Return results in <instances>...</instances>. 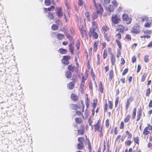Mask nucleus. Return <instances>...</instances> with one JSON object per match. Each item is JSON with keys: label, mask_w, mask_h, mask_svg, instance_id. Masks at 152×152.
<instances>
[{"label": "nucleus", "mask_w": 152, "mask_h": 152, "mask_svg": "<svg viewBox=\"0 0 152 152\" xmlns=\"http://www.w3.org/2000/svg\"><path fill=\"white\" fill-rule=\"evenodd\" d=\"M96 12H94L92 14V17L93 20L97 19L98 16L100 17L102 16L103 9V8H98L97 7L96 9Z\"/></svg>", "instance_id": "obj_1"}, {"label": "nucleus", "mask_w": 152, "mask_h": 152, "mask_svg": "<svg viewBox=\"0 0 152 152\" xmlns=\"http://www.w3.org/2000/svg\"><path fill=\"white\" fill-rule=\"evenodd\" d=\"M96 29L95 28H90L89 32V36L90 37H91L92 36L95 39H97L98 38V36L97 33L96 32Z\"/></svg>", "instance_id": "obj_2"}, {"label": "nucleus", "mask_w": 152, "mask_h": 152, "mask_svg": "<svg viewBox=\"0 0 152 152\" xmlns=\"http://www.w3.org/2000/svg\"><path fill=\"white\" fill-rule=\"evenodd\" d=\"M122 19L127 24H128L131 23V19L126 14H124L122 15Z\"/></svg>", "instance_id": "obj_3"}, {"label": "nucleus", "mask_w": 152, "mask_h": 152, "mask_svg": "<svg viewBox=\"0 0 152 152\" xmlns=\"http://www.w3.org/2000/svg\"><path fill=\"white\" fill-rule=\"evenodd\" d=\"M140 26L137 25L134 26L132 28L131 32L132 33L138 34L140 33Z\"/></svg>", "instance_id": "obj_4"}, {"label": "nucleus", "mask_w": 152, "mask_h": 152, "mask_svg": "<svg viewBox=\"0 0 152 152\" xmlns=\"http://www.w3.org/2000/svg\"><path fill=\"white\" fill-rule=\"evenodd\" d=\"M111 18L112 22L115 24H118L120 20V18L116 15H113Z\"/></svg>", "instance_id": "obj_5"}, {"label": "nucleus", "mask_w": 152, "mask_h": 152, "mask_svg": "<svg viewBox=\"0 0 152 152\" xmlns=\"http://www.w3.org/2000/svg\"><path fill=\"white\" fill-rule=\"evenodd\" d=\"M56 15L59 18H60L63 16L62 9L61 8H59L58 9V11L56 12Z\"/></svg>", "instance_id": "obj_6"}, {"label": "nucleus", "mask_w": 152, "mask_h": 152, "mask_svg": "<svg viewBox=\"0 0 152 152\" xmlns=\"http://www.w3.org/2000/svg\"><path fill=\"white\" fill-rule=\"evenodd\" d=\"M109 28L106 26H103L102 28V32L103 33L105 37H106L107 34H106V32L109 30Z\"/></svg>", "instance_id": "obj_7"}, {"label": "nucleus", "mask_w": 152, "mask_h": 152, "mask_svg": "<svg viewBox=\"0 0 152 152\" xmlns=\"http://www.w3.org/2000/svg\"><path fill=\"white\" fill-rule=\"evenodd\" d=\"M152 24V19H149L147 22L145 23L144 26L146 28H149Z\"/></svg>", "instance_id": "obj_8"}, {"label": "nucleus", "mask_w": 152, "mask_h": 152, "mask_svg": "<svg viewBox=\"0 0 152 152\" xmlns=\"http://www.w3.org/2000/svg\"><path fill=\"white\" fill-rule=\"evenodd\" d=\"M117 29L118 31L121 32H123L124 29V27L121 25H118Z\"/></svg>", "instance_id": "obj_9"}, {"label": "nucleus", "mask_w": 152, "mask_h": 152, "mask_svg": "<svg viewBox=\"0 0 152 152\" xmlns=\"http://www.w3.org/2000/svg\"><path fill=\"white\" fill-rule=\"evenodd\" d=\"M69 47L71 53L73 54H74L73 51L74 50L73 43L72 42L70 43L69 45Z\"/></svg>", "instance_id": "obj_10"}, {"label": "nucleus", "mask_w": 152, "mask_h": 152, "mask_svg": "<svg viewBox=\"0 0 152 152\" xmlns=\"http://www.w3.org/2000/svg\"><path fill=\"white\" fill-rule=\"evenodd\" d=\"M100 121L99 120L97 123L95 125V129L96 131H99L100 127Z\"/></svg>", "instance_id": "obj_11"}, {"label": "nucleus", "mask_w": 152, "mask_h": 152, "mask_svg": "<svg viewBox=\"0 0 152 152\" xmlns=\"http://www.w3.org/2000/svg\"><path fill=\"white\" fill-rule=\"evenodd\" d=\"M67 87L69 90L73 89L74 87V84L73 82H71L67 85Z\"/></svg>", "instance_id": "obj_12"}, {"label": "nucleus", "mask_w": 152, "mask_h": 152, "mask_svg": "<svg viewBox=\"0 0 152 152\" xmlns=\"http://www.w3.org/2000/svg\"><path fill=\"white\" fill-rule=\"evenodd\" d=\"M115 8L113 5H110L108 6L107 10L110 12H113Z\"/></svg>", "instance_id": "obj_13"}, {"label": "nucleus", "mask_w": 152, "mask_h": 152, "mask_svg": "<svg viewBox=\"0 0 152 152\" xmlns=\"http://www.w3.org/2000/svg\"><path fill=\"white\" fill-rule=\"evenodd\" d=\"M92 1L93 2L94 4V6L96 7V8H103L102 7V6L100 4H96V3L95 2V0H92Z\"/></svg>", "instance_id": "obj_14"}, {"label": "nucleus", "mask_w": 152, "mask_h": 152, "mask_svg": "<svg viewBox=\"0 0 152 152\" xmlns=\"http://www.w3.org/2000/svg\"><path fill=\"white\" fill-rule=\"evenodd\" d=\"M84 147L83 143H79L77 144V148L79 150H82Z\"/></svg>", "instance_id": "obj_15"}, {"label": "nucleus", "mask_w": 152, "mask_h": 152, "mask_svg": "<svg viewBox=\"0 0 152 152\" xmlns=\"http://www.w3.org/2000/svg\"><path fill=\"white\" fill-rule=\"evenodd\" d=\"M65 75L67 78L69 79L71 78L72 76V73L70 71H66Z\"/></svg>", "instance_id": "obj_16"}, {"label": "nucleus", "mask_w": 152, "mask_h": 152, "mask_svg": "<svg viewBox=\"0 0 152 152\" xmlns=\"http://www.w3.org/2000/svg\"><path fill=\"white\" fill-rule=\"evenodd\" d=\"M60 53L62 54H66L67 53V50L66 49L60 48L59 49Z\"/></svg>", "instance_id": "obj_17"}, {"label": "nucleus", "mask_w": 152, "mask_h": 152, "mask_svg": "<svg viewBox=\"0 0 152 152\" xmlns=\"http://www.w3.org/2000/svg\"><path fill=\"white\" fill-rule=\"evenodd\" d=\"M71 99L73 100L76 101L78 99L77 96L74 94H72L71 96Z\"/></svg>", "instance_id": "obj_18"}, {"label": "nucleus", "mask_w": 152, "mask_h": 152, "mask_svg": "<svg viewBox=\"0 0 152 152\" xmlns=\"http://www.w3.org/2000/svg\"><path fill=\"white\" fill-rule=\"evenodd\" d=\"M150 133V132L148 130V127H145L144 129L143 134L145 135H146Z\"/></svg>", "instance_id": "obj_19"}, {"label": "nucleus", "mask_w": 152, "mask_h": 152, "mask_svg": "<svg viewBox=\"0 0 152 152\" xmlns=\"http://www.w3.org/2000/svg\"><path fill=\"white\" fill-rule=\"evenodd\" d=\"M111 63L112 65H114L115 62V59L113 55L111 53Z\"/></svg>", "instance_id": "obj_20"}, {"label": "nucleus", "mask_w": 152, "mask_h": 152, "mask_svg": "<svg viewBox=\"0 0 152 152\" xmlns=\"http://www.w3.org/2000/svg\"><path fill=\"white\" fill-rule=\"evenodd\" d=\"M64 37V34L60 33L58 34L57 35L58 38L60 40L62 39Z\"/></svg>", "instance_id": "obj_21"}, {"label": "nucleus", "mask_w": 152, "mask_h": 152, "mask_svg": "<svg viewBox=\"0 0 152 152\" xmlns=\"http://www.w3.org/2000/svg\"><path fill=\"white\" fill-rule=\"evenodd\" d=\"M113 70H111L110 71L109 75V79L110 80H111L112 78L113 77Z\"/></svg>", "instance_id": "obj_22"}, {"label": "nucleus", "mask_w": 152, "mask_h": 152, "mask_svg": "<svg viewBox=\"0 0 152 152\" xmlns=\"http://www.w3.org/2000/svg\"><path fill=\"white\" fill-rule=\"evenodd\" d=\"M81 35L83 37H84V36L86 35V30H83L82 29L80 30Z\"/></svg>", "instance_id": "obj_23"}, {"label": "nucleus", "mask_w": 152, "mask_h": 152, "mask_svg": "<svg viewBox=\"0 0 152 152\" xmlns=\"http://www.w3.org/2000/svg\"><path fill=\"white\" fill-rule=\"evenodd\" d=\"M66 37L69 40L72 42H73L72 39V37L69 34H66Z\"/></svg>", "instance_id": "obj_24"}, {"label": "nucleus", "mask_w": 152, "mask_h": 152, "mask_svg": "<svg viewBox=\"0 0 152 152\" xmlns=\"http://www.w3.org/2000/svg\"><path fill=\"white\" fill-rule=\"evenodd\" d=\"M62 63L65 65H68L69 64V62L68 60L62 59Z\"/></svg>", "instance_id": "obj_25"}, {"label": "nucleus", "mask_w": 152, "mask_h": 152, "mask_svg": "<svg viewBox=\"0 0 152 152\" xmlns=\"http://www.w3.org/2000/svg\"><path fill=\"white\" fill-rule=\"evenodd\" d=\"M147 76V74L146 73H144L142 75V77L141 79V81L143 82H144L146 78V77Z\"/></svg>", "instance_id": "obj_26"}, {"label": "nucleus", "mask_w": 152, "mask_h": 152, "mask_svg": "<svg viewBox=\"0 0 152 152\" xmlns=\"http://www.w3.org/2000/svg\"><path fill=\"white\" fill-rule=\"evenodd\" d=\"M116 43H117V45L118 46V48L120 49H121V43L120 41H119V40H118L117 39H116Z\"/></svg>", "instance_id": "obj_27"}, {"label": "nucleus", "mask_w": 152, "mask_h": 152, "mask_svg": "<svg viewBox=\"0 0 152 152\" xmlns=\"http://www.w3.org/2000/svg\"><path fill=\"white\" fill-rule=\"evenodd\" d=\"M58 26L56 24H53L52 26V29L53 30H56L58 29Z\"/></svg>", "instance_id": "obj_28"}, {"label": "nucleus", "mask_w": 152, "mask_h": 152, "mask_svg": "<svg viewBox=\"0 0 152 152\" xmlns=\"http://www.w3.org/2000/svg\"><path fill=\"white\" fill-rule=\"evenodd\" d=\"M132 101V100L131 98L128 99L127 100L126 105L129 106L130 102Z\"/></svg>", "instance_id": "obj_29"}, {"label": "nucleus", "mask_w": 152, "mask_h": 152, "mask_svg": "<svg viewBox=\"0 0 152 152\" xmlns=\"http://www.w3.org/2000/svg\"><path fill=\"white\" fill-rule=\"evenodd\" d=\"M107 55V51L105 49L104 51L103 54V58L104 59H105Z\"/></svg>", "instance_id": "obj_30"}, {"label": "nucleus", "mask_w": 152, "mask_h": 152, "mask_svg": "<svg viewBox=\"0 0 152 152\" xmlns=\"http://www.w3.org/2000/svg\"><path fill=\"white\" fill-rule=\"evenodd\" d=\"M142 22L144 21H148V20H149L148 19V18L146 16H143L142 17Z\"/></svg>", "instance_id": "obj_31"}, {"label": "nucleus", "mask_w": 152, "mask_h": 152, "mask_svg": "<svg viewBox=\"0 0 152 152\" xmlns=\"http://www.w3.org/2000/svg\"><path fill=\"white\" fill-rule=\"evenodd\" d=\"M85 15L86 17L87 20L88 21H90V19L89 18V13L88 12H86L85 13Z\"/></svg>", "instance_id": "obj_32"}, {"label": "nucleus", "mask_w": 152, "mask_h": 152, "mask_svg": "<svg viewBox=\"0 0 152 152\" xmlns=\"http://www.w3.org/2000/svg\"><path fill=\"white\" fill-rule=\"evenodd\" d=\"M71 107L74 110H76L77 108V105L76 104H71Z\"/></svg>", "instance_id": "obj_33"}, {"label": "nucleus", "mask_w": 152, "mask_h": 152, "mask_svg": "<svg viewBox=\"0 0 152 152\" xmlns=\"http://www.w3.org/2000/svg\"><path fill=\"white\" fill-rule=\"evenodd\" d=\"M74 68V66H73L72 65H70L68 66V69L70 71L73 72Z\"/></svg>", "instance_id": "obj_34"}, {"label": "nucleus", "mask_w": 152, "mask_h": 152, "mask_svg": "<svg viewBox=\"0 0 152 152\" xmlns=\"http://www.w3.org/2000/svg\"><path fill=\"white\" fill-rule=\"evenodd\" d=\"M130 116L129 115H128L124 120V122L125 123L127 122L129 120Z\"/></svg>", "instance_id": "obj_35"}, {"label": "nucleus", "mask_w": 152, "mask_h": 152, "mask_svg": "<svg viewBox=\"0 0 152 152\" xmlns=\"http://www.w3.org/2000/svg\"><path fill=\"white\" fill-rule=\"evenodd\" d=\"M93 101H94V103H93V107H94V109L96 106V104H97V99H94Z\"/></svg>", "instance_id": "obj_36"}, {"label": "nucleus", "mask_w": 152, "mask_h": 152, "mask_svg": "<svg viewBox=\"0 0 152 152\" xmlns=\"http://www.w3.org/2000/svg\"><path fill=\"white\" fill-rule=\"evenodd\" d=\"M125 39L126 41H129L131 39V37L130 35L127 34L125 37Z\"/></svg>", "instance_id": "obj_37"}, {"label": "nucleus", "mask_w": 152, "mask_h": 152, "mask_svg": "<svg viewBox=\"0 0 152 152\" xmlns=\"http://www.w3.org/2000/svg\"><path fill=\"white\" fill-rule=\"evenodd\" d=\"M84 80H86V79H84V76H82V82H81V85L80 86L81 88L83 87L84 85V83H85V82H84Z\"/></svg>", "instance_id": "obj_38"}, {"label": "nucleus", "mask_w": 152, "mask_h": 152, "mask_svg": "<svg viewBox=\"0 0 152 152\" xmlns=\"http://www.w3.org/2000/svg\"><path fill=\"white\" fill-rule=\"evenodd\" d=\"M144 60L145 63H147L149 60L148 57L147 55L145 56L144 58Z\"/></svg>", "instance_id": "obj_39"}, {"label": "nucleus", "mask_w": 152, "mask_h": 152, "mask_svg": "<svg viewBox=\"0 0 152 152\" xmlns=\"http://www.w3.org/2000/svg\"><path fill=\"white\" fill-rule=\"evenodd\" d=\"M45 4L47 6H49L51 4L50 0H45Z\"/></svg>", "instance_id": "obj_40"}, {"label": "nucleus", "mask_w": 152, "mask_h": 152, "mask_svg": "<svg viewBox=\"0 0 152 152\" xmlns=\"http://www.w3.org/2000/svg\"><path fill=\"white\" fill-rule=\"evenodd\" d=\"M48 17L50 19H53L54 18V17L53 15L51 12L48 13Z\"/></svg>", "instance_id": "obj_41"}, {"label": "nucleus", "mask_w": 152, "mask_h": 152, "mask_svg": "<svg viewBox=\"0 0 152 152\" xmlns=\"http://www.w3.org/2000/svg\"><path fill=\"white\" fill-rule=\"evenodd\" d=\"M75 121L76 123L79 124L81 123L82 122L81 119L79 118H75Z\"/></svg>", "instance_id": "obj_42"}, {"label": "nucleus", "mask_w": 152, "mask_h": 152, "mask_svg": "<svg viewBox=\"0 0 152 152\" xmlns=\"http://www.w3.org/2000/svg\"><path fill=\"white\" fill-rule=\"evenodd\" d=\"M132 143V141L131 140H128L125 143V145L126 146H129Z\"/></svg>", "instance_id": "obj_43"}, {"label": "nucleus", "mask_w": 152, "mask_h": 152, "mask_svg": "<svg viewBox=\"0 0 152 152\" xmlns=\"http://www.w3.org/2000/svg\"><path fill=\"white\" fill-rule=\"evenodd\" d=\"M112 5H113V6L115 8L116 7L117 5V1L115 0L113 1L112 2Z\"/></svg>", "instance_id": "obj_44"}, {"label": "nucleus", "mask_w": 152, "mask_h": 152, "mask_svg": "<svg viewBox=\"0 0 152 152\" xmlns=\"http://www.w3.org/2000/svg\"><path fill=\"white\" fill-rule=\"evenodd\" d=\"M139 140V138L138 137H136L134 138V142L137 144H139L138 141Z\"/></svg>", "instance_id": "obj_45"}, {"label": "nucleus", "mask_w": 152, "mask_h": 152, "mask_svg": "<svg viewBox=\"0 0 152 152\" xmlns=\"http://www.w3.org/2000/svg\"><path fill=\"white\" fill-rule=\"evenodd\" d=\"M78 141L79 143H83V141H84V139L83 137H80L78 138Z\"/></svg>", "instance_id": "obj_46"}, {"label": "nucleus", "mask_w": 152, "mask_h": 152, "mask_svg": "<svg viewBox=\"0 0 152 152\" xmlns=\"http://www.w3.org/2000/svg\"><path fill=\"white\" fill-rule=\"evenodd\" d=\"M70 59V57L68 56H64L63 57V60H65L68 61Z\"/></svg>", "instance_id": "obj_47"}, {"label": "nucleus", "mask_w": 152, "mask_h": 152, "mask_svg": "<svg viewBox=\"0 0 152 152\" xmlns=\"http://www.w3.org/2000/svg\"><path fill=\"white\" fill-rule=\"evenodd\" d=\"M78 132L79 134H80L81 135H83L84 133V132L82 129L78 130Z\"/></svg>", "instance_id": "obj_48"}, {"label": "nucleus", "mask_w": 152, "mask_h": 152, "mask_svg": "<svg viewBox=\"0 0 152 152\" xmlns=\"http://www.w3.org/2000/svg\"><path fill=\"white\" fill-rule=\"evenodd\" d=\"M150 92V88H148L146 91V95L148 96L149 95Z\"/></svg>", "instance_id": "obj_49"}, {"label": "nucleus", "mask_w": 152, "mask_h": 152, "mask_svg": "<svg viewBox=\"0 0 152 152\" xmlns=\"http://www.w3.org/2000/svg\"><path fill=\"white\" fill-rule=\"evenodd\" d=\"M128 69L127 68H126V69H125L124 70L123 72L122 73V75H123V76L124 75L127 73V72H128Z\"/></svg>", "instance_id": "obj_50"}, {"label": "nucleus", "mask_w": 152, "mask_h": 152, "mask_svg": "<svg viewBox=\"0 0 152 152\" xmlns=\"http://www.w3.org/2000/svg\"><path fill=\"white\" fill-rule=\"evenodd\" d=\"M83 0H79L78 1V4L80 6H82L83 4Z\"/></svg>", "instance_id": "obj_51"}, {"label": "nucleus", "mask_w": 152, "mask_h": 152, "mask_svg": "<svg viewBox=\"0 0 152 152\" xmlns=\"http://www.w3.org/2000/svg\"><path fill=\"white\" fill-rule=\"evenodd\" d=\"M109 108L110 109H111L112 108V106L113 104L112 102L111 101H109Z\"/></svg>", "instance_id": "obj_52"}, {"label": "nucleus", "mask_w": 152, "mask_h": 152, "mask_svg": "<svg viewBox=\"0 0 152 152\" xmlns=\"http://www.w3.org/2000/svg\"><path fill=\"white\" fill-rule=\"evenodd\" d=\"M84 115L87 118L88 116V110L86 109L84 113Z\"/></svg>", "instance_id": "obj_53"}, {"label": "nucleus", "mask_w": 152, "mask_h": 152, "mask_svg": "<svg viewBox=\"0 0 152 152\" xmlns=\"http://www.w3.org/2000/svg\"><path fill=\"white\" fill-rule=\"evenodd\" d=\"M124 124L123 121L121 122L120 124V129H123L124 128Z\"/></svg>", "instance_id": "obj_54"}, {"label": "nucleus", "mask_w": 152, "mask_h": 152, "mask_svg": "<svg viewBox=\"0 0 152 152\" xmlns=\"http://www.w3.org/2000/svg\"><path fill=\"white\" fill-rule=\"evenodd\" d=\"M141 115H142V114L138 113L137 118V121H138L139 120L140 118Z\"/></svg>", "instance_id": "obj_55"}, {"label": "nucleus", "mask_w": 152, "mask_h": 152, "mask_svg": "<svg viewBox=\"0 0 152 152\" xmlns=\"http://www.w3.org/2000/svg\"><path fill=\"white\" fill-rule=\"evenodd\" d=\"M118 98L117 97L116 98V100L115 102V107H116L117 106L118 103Z\"/></svg>", "instance_id": "obj_56"}, {"label": "nucleus", "mask_w": 152, "mask_h": 152, "mask_svg": "<svg viewBox=\"0 0 152 152\" xmlns=\"http://www.w3.org/2000/svg\"><path fill=\"white\" fill-rule=\"evenodd\" d=\"M141 69V66L139 64L138 65V66H137V73H138L140 72V70Z\"/></svg>", "instance_id": "obj_57"}, {"label": "nucleus", "mask_w": 152, "mask_h": 152, "mask_svg": "<svg viewBox=\"0 0 152 152\" xmlns=\"http://www.w3.org/2000/svg\"><path fill=\"white\" fill-rule=\"evenodd\" d=\"M109 120L108 119H107L106 121V126L107 128H108L109 127Z\"/></svg>", "instance_id": "obj_58"}, {"label": "nucleus", "mask_w": 152, "mask_h": 152, "mask_svg": "<svg viewBox=\"0 0 152 152\" xmlns=\"http://www.w3.org/2000/svg\"><path fill=\"white\" fill-rule=\"evenodd\" d=\"M132 62L133 63H134V62L136 61V58L134 56L132 57Z\"/></svg>", "instance_id": "obj_59"}, {"label": "nucleus", "mask_w": 152, "mask_h": 152, "mask_svg": "<svg viewBox=\"0 0 152 152\" xmlns=\"http://www.w3.org/2000/svg\"><path fill=\"white\" fill-rule=\"evenodd\" d=\"M121 64L122 65L124 64H125V61L124 59L123 58H122L121 59Z\"/></svg>", "instance_id": "obj_60"}, {"label": "nucleus", "mask_w": 152, "mask_h": 152, "mask_svg": "<svg viewBox=\"0 0 152 152\" xmlns=\"http://www.w3.org/2000/svg\"><path fill=\"white\" fill-rule=\"evenodd\" d=\"M76 46L77 47V49L78 50L79 49L80 46V43L79 42H78L76 44Z\"/></svg>", "instance_id": "obj_61"}, {"label": "nucleus", "mask_w": 152, "mask_h": 152, "mask_svg": "<svg viewBox=\"0 0 152 152\" xmlns=\"http://www.w3.org/2000/svg\"><path fill=\"white\" fill-rule=\"evenodd\" d=\"M147 47L148 48H151L152 47V41H151L147 45Z\"/></svg>", "instance_id": "obj_62"}, {"label": "nucleus", "mask_w": 152, "mask_h": 152, "mask_svg": "<svg viewBox=\"0 0 152 152\" xmlns=\"http://www.w3.org/2000/svg\"><path fill=\"white\" fill-rule=\"evenodd\" d=\"M148 107L150 108L151 107H152V100H150V102L148 105Z\"/></svg>", "instance_id": "obj_63"}, {"label": "nucleus", "mask_w": 152, "mask_h": 152, "mask_svg": "<svg viewBox=\"0 0 152 152\" xmlns=\"http://www.w3.org/2000/svg\"><path fill=\"white\" fill-rule=\"evenodd\" d=\"M116 36L118 37L119 39H120L121 38V35L120 33L117 34L116 35Z\"/></svg>", "instance_id": "obj_64"}]
</instances>
